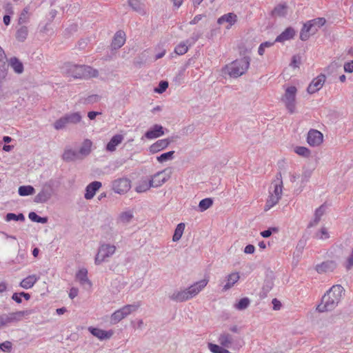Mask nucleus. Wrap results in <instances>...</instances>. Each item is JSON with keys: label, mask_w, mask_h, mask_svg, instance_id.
Masks as SVG:
<instances>
[{"label": "nucleus", "mask_w": 353, "mask_h": 353, "mask_svg": "<svg viewBox=\"0 0 353 353\" xmlns=\"http://www.w3.org/2000/svg\"><path fill=\"white\" fill-rule=\"evenodd\" d=\"M213 204V200L211 198L202 199L199 203V211L204 212L210 208Z\"/></svg>", "instance_id": "ea45409f"}, {"label": "nucleus", "mask_w": 353, "mask_h": 353, "mask_svg": "<svg viewBox=\"0 0 353 353\" xmlns=\"http://www.w3.org/2000/svg\"><path fill=\"white\" fill-rule=\"evenodd\" d=\"M353 267V249L350 255L347 258L345 268L347 270H350Z\"/></svg>", "instance_id": "680f3d73"}, {"label": "nucleus", "mask_w": 353, "mask_h": 353, "mask_svg": "<svg viewBox=\"0 0 353 353\" xmlns=\"http://www.w3.org/2000/svg\"><path fill=\"white\" fill-rule=\"evenodd\" d=\"M9 65L17 74H21L23 72V65L17 57L10 58Z\"/></svg>", "instance_id": "7c9ffc66"}, {"label": "nucleus", "mask_w": 353, "mask_h": 353, "mask_svg": "<svg viewBox=\"0 0 353 353\" xmlns=\"http://www.w3.org/2000/svg\"><path fill=\"white\" fill-rule=\"evenodd\" d=\"M82 120V115L80 112H70L65 114L57 119L53 124L54 128L57 130H63L69 125H77Z\"/></svg>", "instance_id": "39448f33"}, {"label": "nucleus", "mask_w": 353, "mask_h": 353, "mask_svg": "<svg viewBox=\"0 0 353 353\" xmlns=\"http://www.w3.org/2000/svg\"><path fill=\"white\" fill-rule=\"evenodd\" d=\"M336 268V264L333 261H327L316 266V270L318 273H326L334 271Z\"/></svg>", "instance_id": "5701e85b"}, {"label": "nucleus", "mask_w": 353, "mask_h": 353, "mask_svg": "<svg viewBox=\"0 0 353 353\" xmlns=\"http://www.w3.org/2000/svg\"><path fill=\"white\" fill-rule=\"evenodd\" d=\"M218 341L221 346L230 347L234 342V338L232 334L228 332H223L219 336Z\"/></svg>", "instance_id": "cd10ccee"}, {"label": "nucleus", "mask_w": 353, "mask_h": 353, "mask_svg": "<svg viewBox=\"0 0 353 353\" xmlns=\"http://www.w3.org/2000/svg\"><path fill=\"white\" fill-rule=\"evenodd\" d=\"M344 289L341 285H333L322 297L321 303L317 305L316 310L325 312L333 310L340 302Z\"/></svg>", "instance_id": "f257e3e1"}, {"label": "nucleus", "mask_w": 353, "mask_h": 353, "mask_svg": "<svg viewBox=\"0 0 353 353\" xmlns=\"http://www.w3.org/2000/svg\"><path fill=\"white\" fill-rule=\"evenodd\" d=\"M294 151L297 154L304 157H308L311 154L310 150L308 148L303 146L296 147Z\"/></svg>", "instance_id": "3c124183"}, {"label": "nucleus", "mask_w": 353, "mask_h": 353, "mask_svg": "<svg viewBox=\"0 0 353 353\" xmlns=\"http://www.w3.org/2000/svg\"><path fill=\"white\" fill-rule=\"evenodd\" d=\"M28 30L27 27L22 26L17 32L16 38L19 41H23L27 38Z\"/></svg>", "instance_id": "79ce46f5"}, {"label": "nucleus", "mask_w": 353, "mask_h": 353, "mask_svg": "<svg viewBox=\"0 0 353 353\" xmlns=\"http://www.w3.org/2000/svg\"><path fill=\"white\" fill-rule=\"evenodd\" d=\"M168 297L171 301L176 303L184 302L190 300L185 288L183 290H176L173 291L169 294Z\"/></svg>", "instance_id": "dca6fc26"}, {"label": "nucleus", "mask_w": 353, "mask_h": 353, "mask_svg": "<svg viewBox=\"0 0 353 353\" xmlns=\"http://www.w3.org/2000/svg\"><path fill=\"white\" fill-rule=\"evenodd\" d=\"M139 304H128L113 312L110 316V323L115 325L120 322L122 319L127 317L132 312L137 311L139 307Z\"/></svg>", "instance_id": "423d86ee"}, {"label": "nucleus", "mask_w": 353, "mask_h": 353, "mask_svg": "<svg viewBox=\"0 0 353 353\" xmlns=\"http://www.w3.org/2000/svg\"><path fill=\"white\" fill-rule=\"evenodd\" d=\"M81 159L78 151L68 149L63 154V159L66 161H73Z\"/></svg>", "instance_id": "c756f323"}, {"label": "nucleus", "mask_w": 353, "mask_h": 353, "mask_svg": "<svg viewBox=\"0 0 353 353\" xmlns=\"http://www.w3.org/2000/svg\"><path fill=\"white\" fill-rule=\"evenodd\" d=\"M250 304V300L248 297H244L240 299L234 305V307L237 310H244Z\"/></svg>", "instance_id": "58836bf2"}, {"label": "nucleus", "mask_w": 353, "mask_h": 353, "mask_svg": "<svg viewBox=\"0 0 353 353\" xmlns=\"http://www.w3.org/2000/svg\"><path fill=\"white\" fill-rule=\"evenodd\" d=\"M5 220L8 222L11 221H23L25 220V216L22 213H19V214H15L14 213H8L6 215Z\"/></svg>", "instance_id": "37998d69"}, {"label": "nucleus", "mask_w": 353, "mask_h": 353, "mask_svg": "<svg viewBox=\"0 0 353 353\" xmlns=\"http://www.w3.org/2000/svg\"><path fill=\"white\" fill-rule=\"evenodd\" d=\"M35 192V190L32 185H21L18 189V193L21 196L32 195Z\"/></svg>", "instance_id": "c9c22d12"}, {"label": "nucleus", "mask_w": 353, "mask_h": 353, "mask_svg": "<svg viewBox=\"0 0 353 353\" xmlns=\"http://www.w3.org/2000/svg\"><path fill=\"white\" fill-rule=\"evenodd\" d=\"M76 279L79 281L80 284L85 288H91L92 282L88 277V270L86 269L83 268L79 270L76 274Z\"/></svg>", "instance_id": "4be33fe9"}, {"label": "nucleus", "mask_w": 353, "mask_h": 353, "mask_svg": "<svg viewBox=\"0 0 353 353\" xmlns=\"http://www.w3.org/2000/svg\"><path fill=\"white\" fill-rule=\"evenodd\" d=\"M133 216V213L128 210L121 212L119 215V220L121 223L126 224L131 221Z\"/></svg>", "instance_id": "a19ab883"}, {"label": "nucleus", "mask_w": 353, "mask_h": 353, "mask_svg": "<svg viewBox=\"0 0 353 353\" xmlns=\"http://www.w3.org/2000/svg\"><path fill=\"white\" fill-rule=\"evenodd\" d=\"M124 137L122 134H117L114 135L110 141L107 143L105 149L107 151L112 152L117 149V147L122 143Z\"/></svg>", "instance_id": "aec40b11"}, {"label": "nucleus", "mask_w": 353, "mask_h": 353, "mask_svg": "<svg viewBox=\"0 0 353 353\" xmlns=\"http://www.w3.org/2000/svg\"><path fill=\"white\" fill-rule=\"evenodd\" d=\"M301 63V57L299 55H294L292 59L291 66L298 68Z\"/></svg>", "instance_id": "052dcab7"}, {"label": "nucleus", "mask_w": 353, "mask_h": 353, "mask_svg": "<svg viewBox=\"0 0 353 353\" xmlns=\"http://www.w3.org/2000/svg\"><path fill=\"white\" fill-rule=\"evenodd\" d=\"M7 76V65L3 60L2 62L0 61V83L6 79Z\"/></svg>", "instance_id": "864d4df0"}, {"label": "nucleus", "mask_w": 353, "mask_h": 353, "mask_svg": "<svg viewBox=\"0 0 353 353\" xmlns=\"http://www.w3.org/2000/svg\"><path fill=\"white\" fill-rule=\"evenodd\" d=\"M326 77L325 74H321L316 78L313 79L309 84L307 92L309 94H314L320 90L325 82Z\"/></svg>", "instance_id": "4468645a"}, {"label": "nucleus", "mask_w": 353, "mask_h": 353, "mask_svg": "<svg viewBox=\"0 0 353 353\" xmlns=\"http://www.w3.org/2000/svg\"><path fill=\"white\" fill-rule=\"evenodd\" d=\"M250 57H244L225 65L223 68V71L225 73L229 74L230 77L237 78L245 73L250 66Z\"/></svg>", "instance_id": "7ed1b4c3"}, {"label": "nucleus", "mask_w": 353, "mask_h": 353, "mask_svg": "<svg viewBox=\"0 0 353 353\" xmlns=\"http://www.w3.org/2000/svg\"><path fill=\"white\" fill-rule=\"evenodd\" d=\"M125 42V34L123 31H118L116 32L112 42V47L114 49H119L122 47Z\"/></svg>", "instance_id": "393cba45"}, {"label": "nucleus", "mask_w": 353, "mask_h": 353, "mask_svg": "<svg viewBox=\"0 0 353 353\" xmlns=\"http://www.w3.org/2000/svg\"><path fill=\"white\" fill-rule=\"evenodd\" d=\"M296 92L297 89L295 86H290L285 89V93L281 97V101L290 114L294 113L296 110Z\"/></svg>", "instance_id": "0eeeda50"}, {"label": "nucleus", "mask_w": 353, "mask_h": 353, "mask_svg": "<svg viewBox=\"0 0 353 353\" xmlns=\"http://www.w3.org/2000/svg\"><path fill=\"white\" fill-rule=\"evenodd\" d=\"M88 331L95 337L100 340L108 339L112 337L114 332L112 330H103L99 328L89 327Z\"/></svg>", "instance_id": "f3484780"}, {"label": "nucleus", "mask_w": 353, "mask_h": 353, "mask_svg": "<svg viewBox=\"0 0 353 353\" xmlns=\"http://www.w3.org/2000/svg\"><path fill=\"white\" fill-rule=\"evenodd\" d=\"M12 349L11 342L6 341L0 344V350L3 352H10Z\"/></svg>", "instance_id": "13d9d810"}, {"label": "nucleus", "mask_w": 353, "mask_h": 353, "mask_svg": "<svg viewBox=\"0 0 353 353\" xmlns=\"http://www.w3.org/2000/svg\"><path fill=\"white\" fill-rule=\"evenodd\" d=\"M28 218L33 222L46 223L48 222V217H41L34 212H30L28 214Z\"/></svg>", "instance_id": "c03bdc74"}, {"label": "nucleus", "mask_w": 353, "mask_h": 353, "mask_svg": "<svg viewBox=\"0 0 353 353\" xmlns=\"http://www.w3.org/2000/svg\"><path fill=\"white\" fill-rule=\"evenodd\" d=\"M288 14V6L285 4L276 6L272 12V16L275 17H284Z\"/></svg>", "instance_id": "473e14b6"}, {"label": "nucleus", "mask_w": 353, "mask_h": 353, "mask_svg": "<svg viewBox=\"0 0 353 353\" xmlns=\"http://www.w3.org/2000/svg\"><path fill=\"white\" fill-rule=\"evenodd\" d=\"M167 169L158 172L151 176L150 182L152 188H158L165 183L170 177L171 172L167 173Z\"/></svg>", "instance_id": "f8f14e48"}, {"label": "nucleus", "mask_w": 353, "mask_h": 353, "mask_svg": "<svg viewBox=\"0 0 353 353\" xmlns=\"http://www.w3.org/2000/svg\"><path fill=\"white\" fill-rule=\"evenodd\" d=\"M79 293V290L77 288H72L69 292V297L72 299H74L77 296Z\"/></svg>", "instance_id": "0e129e2a"}, {"label": "nucleus", "mask_w": 353, "mask_h": 353, "mask_svg": "<svg viewBox=\"0 0 353 353\" xmlns=\"http://www.w3.org/2000/svg\"><path fill=\"white\" fill-rule=\"evenodd\" d=\"M128 4L135 12L144 13V5L139 0H128Z\"/></svg>", "instance_id": "e433bc0d"}, {"label": "nucleus", "mask_w": 353, "mask_h": 353, "mask_svg": "<svg viewBox=\"0 0 353 353\" xmlns=\"http://www.w3.org/2000/svg\"><path fill=\"white\" fill-rule=\"evenodd\" d=\"M22 297L20 295V292H15L12 296V299L14 300L17 303H21L22 302Z\"/></svg>", "instance_id": "338daca9"}, {"label": "nucleus", "mask_w": 353, "mask_h": 353, "mask_svg": "<svg viewBox=\"0 0 353 353\" xmlns=\"http://www.w3.org/2000/svg\"><path fill=\"white\" fill-rule=\"evenodd\" d=\"M325 210V205H321L314 212V223H319L321 216L324 214Z\"/></svg>", "instance_id": "8fccbe9b"}, {"label": "nucleus", "mask_w": 353, "mask_h": 353, "mask_svg": "<svg viewBox=\"0 0 353 353\" xmlns=\"http://www.w3.org/2000/svg\"><path fill=\"white\" fill-rule=\"evenodd\" d=\"M312 172L310 170H304L301 176V185H305L306 183L309 181L310 178L311 177Z\"/></svg>", "instance_id": "5fc2aeb1"}, {"label": "nucleus", "mask_w": 353, "mask_h": 353, "mask_svg": "<svg viewBox=\"0 0 353 353\" xmlns=\"http://www.w3.org/2000/svg\"><path fill=\"white\" fill-rule=\"evenodd\" d=\"M131 188V181L125 177L119 178L112 182V190L118 194H124Z\"/></svg>", "instance_id": "9d476101"}, {"label": "nucleus", "mask_w": 353, "mask_h": 353, "mask_svg": "<svg viewBox=\"0 0 353 353\" xmlns=\"http://www.w3.org/2000/svg\"><path fill=\"white\" fill-rule=\"evenodd\" d=\"M204 15L203 14H197L196 15L192 21H190V24L194 25L196 24L199 21H201Z\"/></svg>", "instance_id": "774afa93"}, {"label": "nucleus", "mask_w": 353, "mask_h": 353, "mask_svg": "<svg viewBox=\"0 0 353 353\" xmlns=\"http://www.w3.org/2000/svg\"><path fill=\"white\" fill-rule=\"evenodd\" d=\"M188 42H181L178 44L174 49V52L179 55H183L185 54L188 50Z\"/></svg>", "instance_id": "a18cd8bd"}, {"label": "nucleus", "mask_w": 353, "mask_h": 353, "mask_svg": "<svg viewBox=\"0 0 353 353\" xmlns=\"http://www.w3.org/2000/svg\"><path fill=\"white\" fill-rule=\"evenodd\" d=\"M208 282L209 279L205 278L185 288L190 300L199 294L205 288Z\"/></svg>", "instance_id": "9b49d317"}, {"label": "nucleus", "mask_w": 353, "mask_h": 353, "mask_svg": "<svg viewBox=\"0 0 353 353\" xmlns=\"http://www.w3.org/2000/svg\"><path fill=\"white\" fill-rule=\"evenodd\" d=\"M295 34L294 30L291 28H287L283 32H282L275 39V42H284L290 40L294 37Z\"/></svg>", "instance_id": "bb28decb"}, {"label": "nucleus", "mask_w": 353, "mask_h": 353, "mask_svg": "<svg viewBox=\"0 0 353 353\" xmlns=\"http://www.w3.org/2000/svg\"><path fill=\"white\" fill-rule=\"evenodd\" d=\"M185 229V224L183 223H180L177 225L174 235L172 236V241L174 242L178 241L182 236L183 231Z\"/></svg>", "instance_id": "4c0bfd02"}, {"label": "nucleus", "mask_w": 353, "mask_h": 353, "mask_svg": "<svg viewBox=\"0 0 353 353\" xmlns=\"http://www.w3.org/2000/svg\"><path fill=\"white\" fill-rule=\"evenodd\" d=\"M236 15L234 13H228L226 14H224L221 16L220 18L218 19L217 23L219 24H223L224 23H228L229 26L228 28H230L233 24L235 23L236 21Z\"/></svg>", "instance_id": "c85d7f7f"}, {"label": "nucleus", "mask_w": 353, "mask_h": 353, "mask_svg": "<svg viewBox=\"0 0 353 353\" xmlns=\"http://www.w3.org/2000/svg\"><path fill=\"white\" fill-rule=\"evenodd\" d=\"M344 70L346 72H353V60L344 64Z\"/></svg>", "instance_id": "e2e57ef3"}, {"label": "nucleus", "mask_w": 353, "mask_h": 353, "mask_svg": "<svg viewBox=\"0 0 353 353\" xmlns=\"http://www.w3.org/2000/svg\"><path fill=\"white\" fill-rule=\"evenodd\" d=\"M63 72L74 79H88L98 76V71L90 66L66 63L63 67Z\"/></svg>", "instance_id": "f03ea898"}, {"label": "nucleus", "mask_w": 353, "mask_h": 353, "mask_svg": "<svg viewBox=\"0 0 353 353\" xmlns=\"http://www.w3.org/2000/svg\"><path fill=\"white\" fill-rule=\"evenodd\" d=\"M164 134V128L162 125L159 124L154 125L150 130H148L145 137L148 139H154Z\"/></svg>", "instance_id": "6ab92c4d"}, {"label": "nucleus", "mask_w": 353, "mask_h": 353, "mask_svg": "<svg viewBox=\"0 0 353 353\" xmlns=\"http://www.w3.org/2000/svg\"><path fill=\"white\" fill-rule=\"evenodd\" d=\"M117 248L114 245L102 243H100L97 252L94 257V264L99 265L103 263H106L115 254Z\"/></svg>", "instance_id": "20e7f679"}, {"label": "nucleus", "mask_w": 353, "mask_h": 353, "mask_svg": "<svg viewBox=\"0 0 353 353\" xmlns=\"http://www.w3.org/2000/svg\"><path fill=\"white\" fill-rule=\"evenodd\" d=\"M30 314L28 310L17 311L0 315V327L21 321L25 316Z\"/></svg>", "instance_id": "6e6552de"}, {"label": "nucleus", "mask_w": 353, "mask_h": 353, "mask_svg": "<svg viewBox=\"0 0 353 353\" xmlns=\"http://www.w3.org/2000/svg\"><path fill=\"white\" fill-rule=\"evenodd\" d=\"M174 151H169L165 153H163L157 157V161L159 163H163L168 161H170L174 158Z\"/></svg>", "instance_id": "49530a36"}, {"label": "nucleus", "mask_w": 353, "mask_h": 353, "mask_svg": "<svg viewBox=\"0 0 353 353\" xmlns=\"http://www.w3.org/2000/svg\"><path fill=\"white\" fill-rule=\"evenodd\" d=\"M168 87V83L165 81H161L158 87L154 89V92L159 94H161L166 90Z\"/></svg>", "instance_id": "6e6d98bb"}, {"label": "nucleus", "mask_w": 353, "mask_h": 353, "mask_svg": "<svg viewBox=\"0 0 353 353\" xmlns=\"http://www.w3.org/2000/svg\"><path fill=\"white\" fill-rule=\"evenodd\" d=\"M170 143V141L168 139L158 140L150 145V152L152 154L157 153L159 151L166 148Z\"/></svg>", "instance_id": "b1692460"}, {"label": "nucleus", "mask_w": 353, "mask_h": 353, "mask_svg": "<svg viewBox=\"0 0 353 353\" xmlns=\"http://www.w3.org/2000/svg\"><path fill=\"white\" fill-rule=\"evenodd\" d=\"M323 140V134L317 130H310L307 133V142L312 147L319 146Z\"/></svg>", "instance_id": "2eb2a0df"}, {"label": "nucleus", "mask_w": 353, "mask_h": 353, "mask_svg": "<svg viewBox=\"0 0 353 353\" xmlns=\"http://www.w3.org/2000/svg\"><path fill=\"white\" fill-rule=\"evenodd\" d=\"M283 193V181L281 173L279 172L276 175V179L272 181V185L269 188V194L279 196L281 199Z\"/></svg>", "instance_id": "ddd939ff"}, {"label": "nucleus", "mask_w": 353, "mask_h": 353, "mask_svg": "<svg viewBox=\"0 0 353 353\" xmlns=\"http://www.w3.org/2000/svg\"><path fill=\"white\" fill-rule=\"evenodd\" d=\"M208 346L209 350L212 353H220L221 351V349L223 347V346L221 347V346H219L218 345L213 344L211 343H209Z\"/></svg>", "instance_id": "bf43d9fd"}, {"label": "nucleus", "mask_w": 353, "mask_h": 353, "mask_svg": "<svg viewBox=\"0 0 353 353\" xmlns=\"http://www.w3.org/2000/svg\"><path fill=\"white\" fill-rule=\"evenodd\" d=\"M92 145V142L90 139H85L83 141L79 150L78 151L81 158L83 157L88 156L90 153Z\"/></svg>", "instance_id": "2f4dec72"}, {"label": "nucleus", "mask_w": 353, "mask_h": 353, "mask_svg": "<svg viewBox=\"0 0 353 353\" xmlns=\"http://www.w3.org/2000/svg\"><path fill=\"white\" fill-rule=\"evenodd\" d=\"M280 199V197L269 194V196L266 200V203L264 207V210L268 211L269 210H270L272 208H273L279 203Z\"/></svg>", "instance_id": "f704fd0d"}, {"label": "nucleus", "mask_w": 353, "mask_h": 353, "mask_svg": "<svg viewBox=\"0 0 353 353\" xmlns=\"http://www.w3.org/2000/svg\"><path fill=\"white\" fill-rule=\"evenodd\" d=\"M306 23L312 28L314 26H316L317 28H321L325 23V19L324 18H316L313 20L308 21Z\"/></svg>", "instance_id": "de8ad7c7"}, {"label": "nucleus", "mask_w": 353, "mask_h": 353, "mask_svg": "<svg viewBox=\"0 0 353 353\" xmlns=\"http://www.w3.org/2000/svg\"><path fill=\"white\" fill-rule=\"evenodd\" d=\"M39 279V277L35 274L29 275L20 282L19 286L26 290L30 289L34 286Z\"/></svg>", "instance_id": "a878e982"}, {"label": "nucleus", "mask_w": 353, "mask_h": 353, "mask_svg": "<svg viewBox=\"0 0 353 353\" xmlns=\"http://www.w3.org/2000/svg\"><path fill=\"white\" fill-rule=\"evenodd\" d=\"M53 183L52 181L46 182L34 198V202L36 203H47L54 194Z\"/></svg>", "instance_id": "1a4fd4ad"}, {"label": "nucleus", "mask_w": 353, "mask_h": 353, "mask_svg": "<svg viewBox=\"0 0 353 353\" xmlns=\"http://www.w3.org/2000/svg\"><path fill=\"white\" fill-rule=\"evenodd\" d=\"M240 275L239 272H234L228 274L226 278V283L223 286L222 290L226 292L232 288L239 280Z\"/></svg>", "instance_id": "412c9836"}, {"label": "nucleus", "mask_w": 353, "mask_h": 353, "mask_svg": "<svg viewBox=\"0 0 353 353\" xmlns=\"http://www.w3.org/2000/svg\"><path fill=\"white\" fill-rule=\"evenodd\" d=\"M255 251V247L253 245H248L244 248V252L245 254H253Z\"/></svg>", "instance_id": "69168bd1"}, {"label": "nucleus", "mask_w": 353, "mask_h": 353, "mask_svg": "<svg viewBox=\"0 0 353 353\" xmlns=\"http://www.w3.org/2000/svg\"><path fill=\"white\" fill-rule=\"evenodd\" d=\"M279 229L276 227L270 228L266 230L262 231L260 234L263 238H268L272 233L278 232Z\"/></svg>", "instance_id": "4d7b16f0"}, {"label": "nucleus", "mask_w": 353, "mask_h": 353, "mask_svg": "<svg viewBox=\"0 0 353 353\" xmlns=\"http://www.w3.org/2000/svg\"><path fill=\"white\" fill-rule=\"evenodd\" d=\"M316 238L321 240H325L330 238V234L327 228L323 227L321 228L319 232H318L316 234Z\"/></svg>", "instance_id": "603ef678"}, {"label": "nucleus", "mask_w": 353, "mask_h": 353, "mask_svg": "<svg viewBox=\"0 0 353 353\" xmlns=\"http://www.w3.org/2000/svg\"><path fill=\"white\" fill-rule=\"evenodd\" d=\"M152 185L150 180L143 179L139 181L137 186L135 187V191L138 193H142L148 191Z\"/></svg>", "instance_id": "72a5a7b5"}, {"label": "nucleus", "mask_w": 353, "mask_h": 353, "mask_svg": "<svg viewBox=\"0 0 353 353\" xmlns=\"http://www.w3.org/2000/svg\"><path fill=\"white\" fill-rule=\"evenodd\" d=\"M312 30L310 27L305 23L303 25V28L301 29V31L300 32V39L302 41H306L308 39L310 34L309 32Z\"/></svg>", "instance_id": "09e8293b"}, {"label": "nucleus", "mask_w": 353, "mask_h": 353, "mask_svg": "<svg viewBox=\"0 0 353 353\" xmlns=\"http://www.w3.org/2000/svg\"><path fill=\"white\" fill-rule=\"evenodd\" d=\"M102 186V183L99 181H93L88 184L85 188V193L84 197L87 200L92 199L97 190H99Z\"/></svg>", "instance_id": "a211bd4d"}]
</instances>
